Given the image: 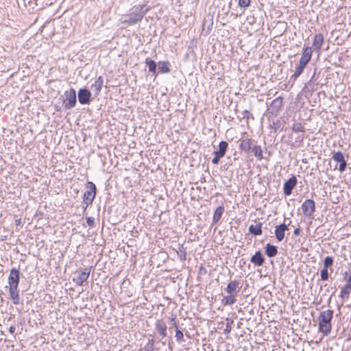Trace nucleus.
Returning <instances> with one entry per match:
<instances>
[{
	"label": "nucleus",
	"instance_id": "f03ea898",
	"mask_svg": "<svg viewBox=\"0 0 351 351\" xmlns=\"http://www.w3.org/2000/svg\"><path fill=\"white\" fill-rule=\"evenodd\" d=\"M20 271L15 268L12 269L8 276L9 294L14 304L20 303L19 291L18 289Z\"/></svg>",
	"mask_w": 351,
	"mask_h": 351
},
{
	"label": "nucleus",
	"instance_id": "aec40b11",
	"mask_svg": "<svg viewBox=\"0 0 351 351\" xmlns=\"http://www.w3.org/2000/svg\"><path fill=\"white\" fill-rule=\"evenodd\" d=\"M228 144L226 141H221L219 144V150L215 151L214 153L215 155H219V157H223L226 154V149Z\"/></svg>",
	"mask_w": 351,
	"mask_h": 351
},
{
	"label": "nucleus",
	"instance_id": "f3484780",
	"mask_svg": "<svg viewBox=\"0 0 351 351\" xmlns=\"http://www.w3.org/2000/svg\"><path fill=\"white\" fill-rule=\"evenodd\" d=\"M282 106V97H278L271 101L270 108L271 112H277Z\"/></svg>",
	"mask_w": 351,
	"mask_h": 351
},
{
	"label": "nucleus",
	"instance_id": "f8f14e48",
	"mask_svg": "<svg viewBox=\"0 0 351 351\" xmlns=\"http://www.w3.org/2000/svg\"><path fill=\"white\" fill-rule=\"evenodd\" d=\"M91 97L90 92L86 88H81L78 92V99L81 104H87Z\"/></svg>",
	"mask_w": 351,
	"mask_h": 351
},
{
	"label": "nucleus",
	"instance_id": "ea45409f",
	"mask_svg": "<svg viewBox=\"0 0 351 351\" xmlns=\"http://www.w3.org/2000/svg\"><path fill=\"white\" fill-rule=\"evenodd\" d=\"M300 232H301V230H300L299 228H295V229L294 230V231H293V234H294V235H295V236H298V235H300Z\"/></svg>",
	"mask_w": 351,
	"mask_h": 351
},
{
	"label": "nucleus",
	"instance_id": "c756f323",
	"mask_svg": "<svg viewBox=\"0 0 351 351\" xmlns=\"http://www.w3.org/2000/svg\"><path fill=\"white\" fill-rule=\"evenodd\" d=\"M333 258L331 256H326L324 260V268L328 269L333 264Z\"/></svg>",
	"mask_w": 351,
	"mask_h": 351
},
{
	"label": "nucleus",
	"instance_id": "c9c22d12",
	"mask_svg": "<svg viewBox=\"0 0 351 351\" xmlns=\"http://www.w3.org/2000/svg\"><path fill=\"white\" fill-rule=\"evenodd\" d=\"M231 330H232L231 323L228 322L226 325V328L224 330V332L226 334H228L230 332Z\"/></svg>",
	"mask_w": 351,
	"mask_h": 351
},
{
	"label": "nucleus",
	"instance_id": "2eb2a0df",
	"mask_svg": "<svg viewBox=\"0 0 351 351\" xmlns=\"http://www.w3.org/2000/svg\"><path fill=\"white\" fill-rule=\"evenodd\" d=\"M104 84V79L102 76H99L95 82L91 85V89L95 95H98L102 88Z\"/></svg>",
	"mask_w": 351,
	"mask_h": 351
},
{
	"label": "nucleus",
	"instance_id": "cd10ccee",
	"mask_svg": "<svg viewBox=\"0 0 351 351\" xmlns=\"http://www.w3.org/2000/svg\"><path fill=\"white\" fill-rule=\"evenodd\" d=\"M145 63L147 65L148 68H149V71L153 73H156V62L152 60H150L149 58H147L146 60H145Z\"/></svg>",
	"mask_w": 351,
	"mask_h": 351
},
{
	"label": "nucleus",
	"instance_id": "2f4dec72",
	"mask_svg": "<svg viewBox=\"0 0 351 351\" xmlns=\"http://www.w3.org/2000/svg\"><path fill=\"white\" fill-rule=\"evenodd\" d=\"M320 276H321V279L322 280H327L328 279V276H329L328 269L323 267V269L321 270Z\"/></svg>",
	"mask_w": 351,
	"mask_h": 351
},
{
	"label": "nucleus",
	"instance_id": "bb28decb",
	"mask_svg": "<svg viewBox=\"0 0 351 351\" xmlns=\"http://www.w3.org/2000/svg\"><path fill=\"white\" fill-rule=\"evenodd\" d=\"M158 70L160 73H169L170 71L169 63L168 62H160Z\"/></svg>",
	"mask_w": 351,
	"mask_h": 351
},
{
	"label": "nucleus",
	"instance_id": "49530a36",
	"mask_svg": "<svg viewBox=\"0 0 351 351\" xmlns=\"http://www.w3.org/2000/svg\"><path fill=\"white\" fill-rule=\"evenodd\" d=\"M138 351H143V350H142V349H140Z\"/></svg>",
	"mask_w": 351,
	"mask_h": 351
},
{
	"label": "nucleus",
	"instance_id": "e433bc0d",
	"mask_svg": "<svg viewBox=\"0 0 351 351\" xmlns=\"http://www.w3.org/2000/svg\"><path fill=\"white\" fill-rule=\"evenodd\" d=\"M171 322L172 323L173 326L175 327L176 330L177 329H179V328H178V323H177V321H176V317H172L171 318Z\"/></svg>",
	"mask_w": 351,
	"mask_h": 351
},
{
	"label": "nucleus",
	"instance_id": "f257e3e1",
	"mask_svg": "<svg viewBox=\"0 0 351 351\" xmlns=\"http://www.w3.org/2000/svg\"><path fill=\"white\" fill-rule=\"evenodd\" d=\"M149 8L146 4L136 5L130 10V14L121 18V23L133 25L140 22L149 11Z\"/></svg>",
	"mask_w": 351,
	"mask_h": 351
},
{
	"label": "nucleus",
	"instance_id": "393cba45",
	"mask_svg": "<svg viewBox=\"0 0 351 351\" xmlns=\"http://www.w3.org/2000/svg\"><path fill=\"white\" fill-rule=\"evenodd\" d=\"M252 152H253L254 156L258 160H261L263 159V151L260 145H255L252 147Z\"/></svg>",
	"mask_w": 351,
	"mask_h": 351
},
{
	"label": "nucleus",
	"instance_id": "72a5a7b5",
	"mask_svg": "<svg viewBox=\"0 0 351 351\" xmlns=\"http://www.w3.org/2000/svg\"><path fill=\"white\" fill-rule=\"evenodd\" d=\"M250 0H239V5L242 8H246L250 5Z\"/></svg>",
	"mask_w": 351,
	"mask_h": 351
},
{
	"label": "nucleus",
	"instance_id": "a211bd4d",
	"mask_svg": "<svg viewBox=\"0 0 351 351\" xmlns=\"http://www.w3.org/2000/svg\"><path fill=\"white\" fill-rule=\"evenodd\" d=\"M156 328L160 336L162 337L167 336V326L163 322L158 320L156 323Z\"/></svg>",
	"mask_w": 351,
	"mask_h": 351
},
{
	"label": "nucleus",
	"instance_id": "ddd939ff",
	"mask_svg": "<svg viewBox=\"0 0 351 351\" xmlns=\"http://www.w3.org/2000/svg\"><path fill=\"white\" fill-rule=\"evenodd\" d=\"M288 230V226L285 223H282L277 226L275 229V236L278 241H282L285 238V232Z\"/></svg>",
	"mask_w": 351,
	"mask_h": 351
},
{
	"label": "nucleus",
	"instance_id": "a19ab883",
	"mask_svg": "<svg viewBox=\"0 0 351 351\" xmlns=\"http://www.w3.org/2000/svg\"><path fill=\"white\" fill-rule=\"evenodd\" d=\"M147 345L151 346V347H154V339H149L147 343Z\"/></svg>",
	"mask_w": 351,
	"mask_h": 351
},
{
	"label": "nucleus",
	"instance_id": "9b49d317",
	"mask_svg": "<svg viewBox=\"0 0 351 351\" xmlns=\"http://www.w3.org/2000/svg\"><path fill=\"white\" fill-rule=\"evenodd\" d=\"M297 184V178L293 176L284 184L283 190L285 195H290L292 193V190Z\"/></svg>",
	"mask_w": 351,
	"mask_h": 351
},
{
	"label": "nucleus",
	"instance_id": "0eeeda50",
	"mask_svg": "<svg viewBox=\"0 0 351 351\" xmlns=\"http://www.w3.org/2000/svg\"><path fill=\"white\" fill-rule=\"evenodd\" d=\"M302 209L306 217H311L315 210V202L311 199H306L302 205Z\"/></svg>",
	"mask_w": 351,
	"mask_h": 351
},
{
	"label": "nucleus",
	"instance_id": "39448f33",
	"mask_svg": "<svg viewBox=\"0 0 351 351\" xmlns=\"http://www.w3.org/2000/svg\"><path fill=\"white\" fill-rule=\"evenodd\" d=\"M65 99L63 101L64 108L69 110L73 108L76 104V93L75 90L71 88L64 93Z\"/></svg>",
	"mask_w": 351,
	"mask_h": 351
},
{
	"label": "nucleus",
	"instance_id": "7c9ffc66",
	"mask_svg": "<svg viewBox=\"0 0 351 351\" xmlns=\"http://www.w3.org/2000/svg\"><path fill=\"white\" fill-rule=\"evenodd\" d=\"M175 337H176V341H177L178 342H182V341H184V334H183V332H182L180 330H179V329H177V330H176V335H175Z\"/></svg>",
	"mask_w": 351,
	"mask_h": 351
},
{
	"label": "nucleus",
	"instance_id": "412c9836",
	"mask_svg": "<svg viewBox=\"0 0 351 351\" xmlns=\"http://www.w3.org/2000/svg\"><path fill=\"white\" fill-rule=\"evenodd\" d=\"M240 149L245 152H249L252 149V140L251 139H243L240 142Z\"/></svg>",
	"mask_w": 351,
	"mask_h": 351
},
{
	"label": "nucleus",
	"instance_id": "20e7f679",
	"mask_svg": "<svg viewBox=\"0 0 351 351\" xmlns=\"http://www.w3.org/2000/svg\"><path fill=\"white\" fill-rule=\"evenodd\" d=\"M312 53L313 49L311 47H304L303 48V51L299 61V64L297 66L294 74L291 76V78H293L294 80H296L302 74L306 64L311 60Z\"/></svg>",
	"mask_w": 351,
	"mask_h": 351
},
{
	"label": "nucleus",
	"instance_id": "4c0bfd02",
	"mask_svg": "<svg viewBox=\"0 0 351 351\" xmlns=\"http://www.w3.org/2000/svg\"><path fill=\"white\" fill-rule=\"evenodd\" d=\"M221 157H219V155H216L213 159H212V162L213 164H217L219 162V159L221 158Z\"/></svg>",
	"mask_w": 351,
	"mask_h": 351
},
{
	"label": "nucleus",
	"instance_id": "a878e982",
	"mask_svg": "<svg viewBox=\"0 0 351 351\" xmlns=\"http://www.w3.org/2000/svg\"><path fill=\"white\" fill-rule=\"evenodd\" d=\"M350 293H351V284H346L341 289L340 297L342 298H348Z\"/></svg>",
	"mask_w": 351,
	"mask_h": 351
},
{
	"label": "nucleus",
	"instance_id": "9d476101",
	"mask_svg": "<svg viewBox=\"0 0 351 351\" xmlns=\"http://www.w3.org/2000/svg\"><path fill=\"white\" fill-rule=\"evenodd\" d=\"M77 276L74 278L73 280L77 285L82 286L84 282L87 280L90 275V269H85L83 271H77Z\"/></svg>",
	"mask_w": 351,
	"mask_h": 351
},
{
	"label": "nucleus",
	"instance_id": "5701e85b",
	"mask_svg": "<svg viewBox=\"0 0 351 351\" xmlns=\"http://www.w3.org/2000/svg\"><path fill=\"white\" fill-rule=\"evenodd\" d=\"M236 297L234 295L228 294L221 300V304L224 306L234 304L237 301Z\"/></svg>",
	"mask_w": 351,
	"mask_h": 351
},
{
	"label": "nucleus",
	"instance_id": "58836bf2",
	"mask_svg": "<svg viewBox=\"0 0 351 351\" xmlns=\"http://www.w3.org/2000/svg\"><path fill=\"white\" fill-rule=\"evenodd\" d=\"M142 350L143 351H153L154 350V347H151L148 345H146Z\"/></svg>",
	"mask_w": 351,
	"mask_h": 351
},
{
	"label": "nucleus",
	"instance_id": "de8ad7c7",
	"mask_svg": "<svg viewBox=\"0 0 351 351\" xmlns=\"http://www.w3.org/2000/svg\"><path fill=\"white\" fill-rule=\"evenodd\" d=\"M106 351H109V350H106Z\"/></svg>",
	"mask_w": 351,
	"mask_h": 351
},
{
	"label": "nucleus",
	"instance_id": "37998d69",
	"mask_svg": "<svg viewBox=\"0 0 351 351\" xmlns=\"http://www.w3.org/2000/svg\"><path fill=\"white\" fill-rule=\"evenodd\" d=\"M186 258V253L184 252L183 254L180 255V259L181 260H185Z\"/></svg>",
	"mask_w": 351,
	"mask_h": 351
},
{
	"label": "nucleus",
	"instance_id": "f704fd0d",
	"mask_svg": "<svg viewBox=\"0 0 351 351\" xmlns=\"http://www.w3.org/2000/svg\"><path fill=\"white\" fill-rule=\"evenodd\" d=\"M86 222L88 225L90 227L94 226L95 220L93 217H89L86 218Z\"/></svg>",
	"mask_w": 351,
	"mask_h": 351
},
{
	"label": "nucleus",
	"instance_id": "6e6552de",
	"mask_svg": "<svg viewBox=\"0 0 351 351\" xmlns=\"http://www.w3.org/2000/svg\"><path fill=\"white\" fill-rule=\"evenodd\" d=\"M241 288V282L239 280L230 281L226 288V291L228 294L234 295L237 296Z\"/></svg>",
	"mask_w": 351,
	"mask_h": 351
},
{
	"label": "nucleus",
	"instance_id": "79ce46f5",
	"mask_svg": "<svg viewBox=\"0 0 351 351\" xmlns=\"http://www.w3.org/2000/svg\"><path fill=\"white\" fill-rule=\"evenodd\" d=\"M15 330H16V328H15V327H14V326H11L9 328V331H10L12 334H13V333L15 332Z\"/></svg>",
	"mask_w": 351,
	"mask_h": 351
},
{
	"label": "nucleus",
	"instance_id": "423d86ee",
	"mask_svg": "<svg viewBox=\"0 0 351 351\" xmlns=\"http://www.w3.org/2000/svg\"><path fill=\"white\" fill-rule=\"evenodd\" d=\"M95 184L92 182H88L87 183V190L84 192V203L86 204V206L92 204L93 199H95Z\"/></svg>",
	"mask_w": 351,
	"mask_h": 351
},
{
	"label": "nucleus",
	"instance_id": "1a4fd4ad",
	"mask_svg": "<svg viewBox=\"0 0 351 351\" xmlns=\"http://www.w3.org/2000/svg\"><path fill=\"white\" fill-rule=\"evenodd\" d=\"M332 158L335 162H339V170L341 172L344 171L347 166V162L345 160L344 154L341 152H336L333 153Z\"/></svg>",
	"mask_w": 351,
	"mask_h": 351
},
{
	"label": "nucleus",
	"instance_id": "dca6fc26",
	"mask_svg": "<svg viewBox=\"0 0 351 351\" xmlns=\"http://www.w3.org/2000/svg\"><path fill=\"white\" fill-rule=\"evenodd\" d=\"M250 261L257 266H261L264 263L265 258H263L261 252L258 251L252 256Z\"/></svg>",
	"mask_w": 351,
	"mask_h": 351
},
{
	"label": "nucleus",
	"instance_id": "4468645a",
	"mask_svg": "<svg viewBox=\"0 0 351 351\" xmlns=\"http://www.w3.org/2000/svg\"><path fill=\"white\" fill-rule=\"evenodd\" d=\"M324 43V36L322 34L315 35L313 42V47L314 51H319L322 47Z\"/></svg>",
	"mask_w": 351,
	"mask_h": 351
},
{
	"label": "nucleus",
	"instance_id": "a18cd8bd",
	"mask_svg": "<svg viewBox=\"0 0 351 351\" xmlns=\"http://www.w3.org/2000/svg\"><path fill=\"white\" fill-rule=\"evenodd\" d=\"M245 114H250V112L247 110L245 112Z\"/></svg>",
	"mask_w": 351,
	"mask_h": 351
},
{
	"label": "nucleus",
	"instance_id": "c03bdc74",
	"mask_svg": "<svg viewBox=\"0 0 351 351\" xmlns=\"http://www.w3.org/2000/svg\"><path fill=\"white\" fill-rule=\"evenodd\" d=\"M322 341V338H321L319 341H316V343L318 344Z\"/></svg>",
	"mask_w": 351,
	"mask_h": 351
},
{
	"label": "nucleus",
	"instance_id": "473e14b6",
	"mask_svg": "<svg viewBox=\"0 0 351 351\" xmlns=\"http://www.w3.org/2000/svg\"><path fill=\"white\" fill-rule=\"evenodd\" d=\"M343 279L346 281V284H351V274L348 272L345 271L343 274Z\"/></svg>",
	"mask_w": 351,
	"mask_h": 351
},
{
	"label": "nucleus",
	"instance_id": "4be33fe9",
	"mask_svg": "<svg viewBox=\"0 0 351 351\" xmlns=\"http://www.w3.org/2000/svg\"><path fill=\"white\" fill-rule=\"evenodd\" d=\"M249 232L254 235L262 234V223H258L256 225H251L249 227Z\"/></svg>",
	"mask_w": 351,
	"mask_h": 351
},
{
	"label": "nucleus",
	"instance_id": "6ab92c4d",
	"mask_svg": "<svg viewBox=\"0 0 351 351\" xmlns=\"http://www.w3.org/2000/svg\"><path fill=\"white\" fill-rule=\"evenodd\" d=\"M265 249L266 255L269 258L274 257L278 253L277 247L269 243L266 244Z\"/></svg>",
	"mask_w": 351,
	"mask_h": 351
},
{
	"label": "nucleus",
	"instance_id": "b1692460",
	"mask_svg": "<svg viewBox=\"0 0 351 351\" xmlns=\"http://www.w3.org/2000/svg\"><path fill=\"white\" fill-rule=\"evenodd\" d=\"M224 212V207L223 206H220L216 208V210L214 212L213 217V223H217L223 213Z\"/></svg>",
	"mask_w": 351,
	"mask_h": 351
},
{
	"label": "nucleus",
	"instance_id": "7ed1b4c3",
	"mask_svg": "<svg viewBox=\"0 0 351 351\" xmlns=\"http://www.w3.org/2000/svg\"><path fill=\"white\" fill-rule=\"evenodd\" d=\"M333 317V311L328 309L320 312L318 317L319 319V332L323 334V336H328L332 330V319Z\"/></svg>",
	"mask_w": 351,
	"mask_h": 351
},
{
	"label": "nucleus",
	"instance_id": "c85d7f7f",
	"mask_svg": "<svg viewBox=\"0 0 351 351\" xmlns=\"http://www.w3.org/2000/svg\"><path fill=\"white\" fill-rule=\"evenodd\" d=\"M292 130L295 132H304V126L301 123H295L293 124Z\"/></svg>",
	"mask_w": 351,
	"mask_h": 351
}]
</instances>
